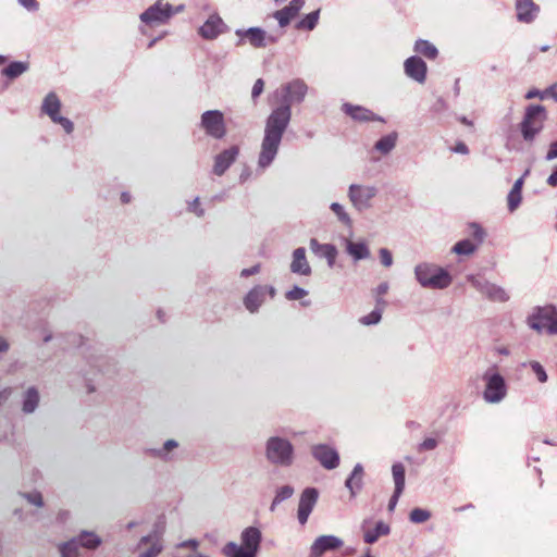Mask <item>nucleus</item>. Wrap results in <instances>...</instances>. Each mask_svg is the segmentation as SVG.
<instances>
[{"label":"nucleus","instance_id":"nucleus-16","mask_svg":"<svg viewBox=\"0 0 557 557\" xmlns=\"http://www.w3.org/2000/svg\"><path fill=\"white\" fill-rule=\"evenodd\" d=\"M343 545V540L336 535H320L310 546V557H321L327 552L339 549Z\"/></svg>","mask_w":557,"mask_h":557},{"label":"nucleus","instance_id":"nucleus-57","mask_svg":"<svg viewBox=\"0 0 557 557\" xmlns=\"http://www.w3.org/2000/svg\"><path fill=\"white\" fill-rule=\"evenodd\" d=\"M401 494H403V491L394 490V493L391 496L388 506H387L389 511H393L395 509Z\"/></svg>","mask_w":557,"mask_h":557},{"label":"nucleus","instance_id":"nucleus-59","mask_svg":"<svg viewBox=\"0 0 557 557\" xmlns=\"http://www.w3.org/2000/svg\"><path fill=\"white\" fill-rule=\"evenodd\" d=\"M18 3L27 9L28 11H37L38 10V2L37 0H17Z\"/></svg>","mask_w":557,"mask_h":557},{"label":"nucleus","instance_id":"nucleus-44","mask_svg":"<svg viewBox=\"0 0 557 557\" xmlns=\"http://www.w3.org/2000/svg\"><path fill=\"white\" fill-rule=\"evenodd\" d=\"M523 367L529 366L534 374L536 375V379L540 383H545L548 380L547 373L544 369V367L539 361H530L528 363H523Z\"/></svg>","mask_w":557,"mask_h":557},{"label":"nucleus","instance_id":"nucleus-36","mask_svg":"<svg viewBox=\"0 0 557 557\" xmlns=\"http://www.w3.org/2000/svg\"><path fill=\"white\" fill-rule=\"evenodd\" d=\"M478 247V244H474L472 240L466 238L457 242L451 247V252L458 256H471L476 251Z\"/></svg>","mask_w":557,"mask_h":557},{"label":"nucleus","instance_id":"nucleus-25","mask_svg":"<svg viewBox=\"0 0 557 557\" xmlns=\"http://www.w3.org/2000/svg\"><path fill=\"white\" fill-rule=\"evenodd\" d=\"M290 272L306 276L311 274V267L307 260L306 249L304 247L296 248L293 251Z\"/></svg>","mask_w":557,"mask_h":557},{"label":"nucleus","instance_id":"nucleus-13","mask_svg":"<svg viewBox=\"0 0 557 557\" xmlns=\"http://www.w3.org/2000/svg\"><path fill=\"white\" fill-rule=\"evenodd\" d=\"M163 525L157 523L153 531L139 540L138 547L143 545H149V547L143 550L137 557H158L163 550L162 543Z\"/></svg>","mask_w":557,"mask_h":557},{"label":"nucleus","instance_id":"nucleus-15","mask_svg":"<svg viewBox=\"0 0 557 557\" xmlns=\"http://www.w3.org/2000/svg\"><path fill=\"white\" fill-rule=\"evenodd\" d=\"M313 458L326 470H333L339 465V454L326 444H317L311 447Z\"/></svg>","mask_w":557,"mask_h":557},{"label":"nucleus","instance_id":"nucleus-28","mask_svg":"<svg viewBox=\"0 0 557 557\" xmlns=\"http://www.w3.org/2000/svg\"><path fill=\"white\" fill-rule=\"evenodd\" d=\"M40 396L36 387H28L23 394L22 411L26 414L35 412L39 405Z\"/></svg>","mask_w":557,"mask_h":557},{"label":"nucleus","instance_id":"nucleus-23","mask_svg":"<svg viewBox=\"0 0 557 557\" xmlns=\"http://www.w3.org/2000/svg\"><path fill=\"white\" fill-rule=\"evenodd\" d=\"M305 5V0H292L288 5L274 12L273 16L281 27H286Z\"/></svg>","mask_w":557,"mask_h":557},{"label":"nucleus","instance_id":"nucleus-52","mask_svg":"<svg viewBox=\"0 0 557 557\" xmlns=\"http://www.w3.org/2000/svg\"><path fill=\"white\" fill-rule=\"evenodd\" d=\"M437 447V441L435 438L429 437L425 438L420 445L419 450L425 451V450H433Z\"/></svg>","mask_w":557,"mask_h":557},{"label":"nucleus","instance_id":"nucleus-33","mask_svg":"<svg viewBox=\"0 0 557 557\" xmlns=\"http://www.w3.org/2000/svg\"><path fill=\"white\" fill-rule=\"evenodd\" d=\"M222 554L225 557H257L256 554L243 548L236 542H227L222 548Z\"/></svg>","mask_w":557,"mask_h":557},{"label":"nucleus","instance_id":"nucleus-5","mask_svg":"<svg viewBox=\"0 0 557 557\" xmlns=\"http://www.w3.org/2000/svg\"><path fill=\"white\" fill-rule=\"evenodd\" d=\"M530 329L541 333L544 330L550 334H557V309L554 306L536 307L527 318Z\"/></svg>","mask_w":557,"mask_h":557},{"label":"nucleus","instance_id":"nucleus-55","mask_svg":"<svg viewBox=\"0 0 557 557\" xmlns=\"http://www.w3.org/2000/svg\"><path fill=\"white\" fill-rule=\"evenodd\" d=\"M261 270V265L258 263V264H255L250 268H246V269H243L240 271V276L242 277H248V276H251V275H255V274H258Z\"/></svg>","mask_w":557,"mask_h":557},{"label":"nucleus","instance_id":"nucleus-45","mask_svg":"<svg viewBox=\"0 0 557 557\" xmlns=\"http://www.w3.org/2000/svg\"><path fill=\"white\" fill-rule=\"evenodd\" d=\"M522 201V195L519 191H513L510 189V191L507 195V207L509 212H515Z\"/></svg>","mask_w":557,"mask_h":557},{"label":"nucleus","instance_id":"nucleus-50","mask_svg":"<svg viewBox=\"0 0 557 557\" xmlns=\"http://www.w3.org/2000/svg\"><path fill=\"white\" fill-rule=\"evenodd\" d=\"M379 256H380L381 263L385 268H389L393 264V256H392V252L387 248H381L379 250Z\"/></svg>","mask_w":557,"mask_h":557},{"label":"nucleus","instance_id":"nucleus-20","mask_svg":"<svg viewBox=\"0 0 557 557\" xmlns=\"http://www.w3.org/2000/svg\"><path fill=\"white\" fill-rule=\"evenodd\" d=\"M267 299V288L256 285L245 295L243 304L247 311L257 313Z\"/></svg>","mask_w":557,"mask_h":557},{"label":"nucleus","instance_id":"nucleus-48","mask_svg":"<svg viewBox=\"0 0 557 557\" xmlns=\"http://www.w3.org/2000/svg\"><path fill=\"white\" fill-rule=\"evenodd\" d=\"M389 285L387 282H382L377 285V287L374 289V293L376 295V306L377 307H384L386 305L385 300L382 298L383 295H385L388 292Z\"/></svg>","mask_w":557,"mask_h":557},{"label":"nucleus","instance_id":"nucleus-31","mask_svg":"<svg viewBox=\"0 0 557 557\" xmlns=\"http://www.w3.org/2000/svg\"><path fill=\"white\" fill-rule=\"evenodd\" d=\"M346 251L357 261L367 259L370 255L368 246L362 242L347 240Z\"/></svg>","mask_w":557,"mask_h":557},{"label":"nucleus","instance_id":"nucleus-38","mask_svg":"<svg viewBox=\"0 0 557 557\" xmlns=\"http://www.w3.org/2000/svg\"><path fill=\"white\" fill-rule=\"evenodd\" d=\"M320 16V10L313 11L301 18L296 27L298 29L312 30L315 28Z\"/></svg>","mask_w":557,"mask_h":557},{"label":"nucleus","instance_id":"nucleus-26","mask_svg":"<svg viewBox=\"0 0 557 557\" xmlns=\"http://www.w3.org/2000/svg\"><path fill=\"white\" fill-rule=\"evenodd\" d=\"M310 249L318 257L325 258L330 268L334 265L337 256V249L334 245L320 244L315 238H312L310 240Z\"/></svg>","mask_w":557,"mask_h":557},{"label":"nucleus","instance_id":"nucleus-49","mask_svg":"<svg viewBox=\"0 0 557 557\" xmlns=\"http://www.w3.org/2000/svg\"><path fill=\"white\" fill-rule=\"evenodd\" d=\"M308 295V292L299 286H294L290 290L286 293V298L288 300H299Z\"/></svg>","mask_w":557,"mask_h":557},{"label":"nucleus","instance_id":"nucleus-43","mask_svg":"<svg viewBox=\"0 0 557 557\" xmlns=\"http://www.w3.org/2000/svg\"><path fill=\"white\" fill-rule=\"evenodd\" d=\"M431 518V512L423 508H413L409 513L412 523H423Z\"/></svg>","mask_w":557,"mask_h":557},{"label":"nucleus","instance_id":"nucleus-21","mask_svg":"<svg viewBox=\"0 0 557 557\" xmlns=\"http://www.w3.org/2000/svg\"><path fill=\"white\" fill-rule=\"evenodd\" d=\"M238 153V147L232 146L216 154L214 158L213 173L218 176L223 175L226 170L235 162Z\"/></svg>","mask_w":557,"mask_h":557},{"label":"nucleus","instance_id":"nucleus-7","mask_svg":"<svg viewBox=\"0 0 557 557\" xmlns=\"http://www.w3.org/2000/svg\"><path fill=\"white\" fill-rule=\"evenodd\" d=\"M139 33L146 36L148 28L166 24L171 20V13L166 10V4L158 0L139 15Z\"/></svg>","mask_w":557,"mask_h":557},{"label":"nucleus","instance_id":"nucleus-32","mask_svg":"<svg viewBox=\"0 0 557 557\" xmlns=\"http://www.w3.org/2000/svg\"><path fill=\"white\" fill-rule=\"evenodd\" d=\"M397 133L393 132L381 137L374 145V149L381 154H388L396 146Z\"/></svg>","mask_w":557,"mask_h":557},{"label":"nucleus","instance_id":"nucleus-4","mask_svg":"<svg viewBox=\"0 0 557 557\" xmlns=\"http://www.w3.org/2000/svg\"><path fill=\"white\" fill-rule=\"evenodd\" d=\"M546 120V110L543 106L531 104L527 107L523 120L520 123V131L523 139L528 143L534 140L543 129Z\"/></svg>","mask_w":557,"mask_h":557},{"label":"nucleus","instance_id":"nucleus-51","mask_svg":"<svg viewBox=\"0 0 557 557\" xmlns=\"http://www.w3.org/2000/svg\"><path fill=\"white\" fill-rule=\"evenodd\" d=\"M188 210L199 218L203 216L205 214V210L200 207V201L198 197H196L191 202H189Z\"/></svg>","mask_w":557,"mask_h":557},{"label":"nucleus","instance_id":"nucleus-27","mask_svg":"<svg viewBox=\"0 0 557 557\" xmlns=\"http://www.w3.org/2000/svg\"><path fill=\"white\" fill-rule=\"evenodd\" d=\"M363 485V467L361 463L355 465L350 475L345 481V486L350 492V496L355 497Z\"/></svg>","mask_w":557,"mask_h":557},{"label":"nucleus","instance_id":"nucleus-1","mask_svg":"<svg viewBox=\"0 0 557 557\" xmlns=\"http://www.w3.org/2000/svg\"><path fill=\"white\" fill-rule=\"evenodd\" d=\"M304 79L295 78L273 92L276 104L264 121L263 137L257 160V171L263 173L277 157L283 136L292 120V107L301 103L308 92Z\"/></svg>","mask_w":557,"mask_h":557},{"label":"nucleus","instance_id":"nucleus-14","mask_svg":"<svg viewBox=\"0 0 557 557\" xmlns=\"http://www.w3.org/2000/svg\"><path fill=\"white\" fill-rule=\"evenodd\" d=\"M319 498V492L315 487H306L299 497L297 508V520L300 525H305L315 507Z\"/></svg>","mask_w":557,"mask_h":557},{"label":"nucleus","instance_id":"nucleus-42","mask_svg":"<svg viewBox=\"0 0 557 557\" xmlns=\"http://www.w3.org/2000/svg\"><path fill=\"white\" fill-rule=\"evenodd\" d=\"M382 308L383 307H377L371 311L369 314L364 315V317H361L359 319V322L362 324V325H375L377 324L381 319H382Z\"/></svg>","mask_w":557,"mask_h":557},{"label":"nucleus","instance_id":"nucleus-34","mask_svg":"<svg viewBox=\"0 0 557 557\" xmlns=\"http://www.w3.org/2000/svg\"><path fill=\"white\" fill-rule=\"evenodd\" d=\"M75 540H77L78 547L87 549H95L102 543L97 534L88 531H83Z\"/></svg>","mask_w":557,"mask_h":557},{"label":"nucleus","instance_id":"nucleus-10","mask_svg":"<svg viewBox=\"0 0 557 557\" xmlns=\"http://www.w3.org/2000/svg\"><path fill=\"white\" fill-rule=\"evenodd\" d=\"M235 35L238 37L236 46H243L248 42L253 48H265L269 44H274L277 38L268 35L265 30L260 27H249L247 29L238 28L235 30Z\"/></svg>","mask_w":557,"mask_h":557},{"label":"nucleus","instance_id":"nucleus-2","mask_svg":"<svg viewBox=\"0 0 557 557\" xmlns=\"http://www.w3.org/2000/svg\"><path fill=\"white\" fill-rule=\"evenodd\" d=\"M413 273L414 278L423 288L444 289L453 282V277L446 269L431 262L418 263Z\"/></svg>","mask_w":557,"mask_h":557},{"label":"nucleus","instance_id":"nucleus-30","mask_svg":"<svg viewBox=\"0 0 557 557\" xmlns=\"http://www.w3.org/2000/svg\"><path fill=\"white\" fill-rule=\"evenodd\" d=\"M389 527L379 521L376 522L374 529L364 531L363 540L368 544L375 543L381 536L387 535L389 533Z\"/></svg>","mask_w":557,"mask_h":557},{"label":"nucleus","instance_id":"nucleus-19","mask_svg":"<svg viewBox=\"0 0 557 557\" xmlns=\"http://www.w3.org/2000/svg\"><path fill=\"white\" fill-rule=\"evenodd\" d=\"M515 8L518 22L524 24L533 23L540 13V5L533 0H517Z\"/></svg>","mask_w":557,"mask_h":557},{"label":"nucleus","instance_id":"nucleus-22","mask_svg":"<svg viewBox=\"0 0 557 557\" xmlns=\"http://www.w3.org/2000/svg\"><path fill=\"white\" fill-rule=\"evenodd\" d=\"M239 546L257 555L262 541V533L256 527H248L242 531Z\"/></svg>","mask_w":557,"mask_h":557},{"label":"nucleus","instance_id":"nucleus-9","mask_svg":"<svg viewBox=\"0 0 557 557\" xmlns=\"http://www.w3.org/2000/svg\"><path fill=\"white\" fill-rule=\"evenodd\" d=\"M61 106V101L57 94L51 91L45 97L41 104V111L47 114L53 123L61 125L66 134H72L74 131V124L70 119L60 114Z\"/></svg>","mask_w":557,"mask_h":557},{"label":"nucleus","instance_id":"nucleus-62","mask_svg":"<svg viewBox=\"0 0 557 557\" xmlns=\"http://www.w3.org/2000/svg\"><path fill=\"white\" fill-rule=\"evenodd\" d=\"M453 151L456 152V153H460V154H468L469 153L468 146L465 143H462V141H458L456 144V146L453 148Z\"/></svg>","mask_w":557,"mask_h":557},{"label":"nucleus","instance_id":"nucleus-37","mask_svg":"<svg viewBox=\"0 0 557 557\" xmlns=\"http://www.w3.org/2000/svg\"><path fill=\"white\" fill-rule=\"evenodd\" d=\"M406 469L401 462H395L392 466V476L395 484L394 490L403 491L405 490L406 483Z\"/></svg>","mask_w":557,"mask_h":557},{"label":"nucleus","instance_id":"nucleus-56","mask_svg":"<svg viewBox=\"0 0 557 557\" xmlns=\"http://www.w3.org/2000/svg\"><path fill=\"white\" fill-rule=\"evenodd\" d=\"M530 174V170H525V172L523 173V175L521 177H519L512 185L511 187V190L513 191H519L521 193L522 191V187H523V183H524V178Z\"/></svg>","mask_w":557,"mask_h":557},{"label":"nucleus","instance_id":"nucleus-17","mask_svg":"<svg viewBox=\"0 0 557 557\" xmlns=\"http://www.w3.org/2000/svg\"><path fill=\"white\" fill-rule=\"evenodd\" d=\"M227 30V25L218 13H212L199 27L198 34L206 40H214Z\"/></svg>","mask_w":557,"mask_h":557},{"label":"nucleus","instance_id":"nucleus-41","mask_svg":"<svg viewBox=\"0 0 557 557\" xmlns=\"http://www.w3.org/2000/svg\"><path fill=\"white\" fill-rule=\"evenodd\" d=\"M330 209L335 213L338 221L343 224L350 226L352 221L350 215L345 211V208L338 202H332Z\"/></svg>","mask_w":557,"mask_h":557},{"label":"nucleus","instance_id":"nucleus-46","mask_svg":"<svg viewBox=\"0 0 557 557\" xmlns=\"http://www.w3.org/2000/svg\"><path fill=\"white\" fill-rule=\"evenodd\" d=\"M294 494V487L290 485H283L276 490L275 503H282L290 498Z\"/></svg>","mask_w":557,"mask_h":557},{"label":"nucleus","instance_id":"nucleus-54","mask_svg":"<svg viewBox=\"0 0 557 557\" xmlns=\"http://www.w3.org/2000/svg\"><path fill=\"white\" fill-rule=\"evenodd\" d=\"M25 497L30 504L37 507H41L44 505L42 496L38 492L25 494Z\"/></svg>","mask_w":557,"mask_h":557},{"label":"nucleus","instance_id":"nucleus-6","mask_svg":"<svg viewBox=\"0 0 557 557\" xmlns=\"http://www.w3.org/2000/svg\"><path fill=\"white\" fill-rule=\"evenodd\" d=\"M379 189L374 185L350 184L347 190V197L358 212H363L373 207V200L377 196Z\"/></svg>","mask_w":557,"mask_h":557},{"label":"nucleus","instance_id":"nucleus-35","mask_svg":"<svg viewBox=\"0 0 557 557\" xmlns=\"http://www.w3.org/2000/svg\"><path fill=\"white\" fill-rule=\"evenodd\" d=\"M28 67L29 65L27 62L13 61L5 69H3L2 74L9 79H14L24 74Z\"/></svg>","mask_w":557,"mask_h":557},{"label":"nucleus","instance_id":"nucleus-60","mask_svg":"<svg viewBox=\"0 0 557 557\" xmlns=\"http://www.w3.org/2000/svg\"><path fill=\"white\" fill-rule=\"evenodd\" d=\"M545 159L547 161H552L554 159H557V140L556 141H553L550 145H549V148H548V151L546 153V157Z\"/></svg>","mask_w":557,"mask_h":557},{"label":"nucleus","instance_id":"nucleus-40","mask_svg":"<svg viewBox=\"0 0 557 557\" xmlns=\"http://www.w3.org/2000/svg\"><path fill=\"white\" fill-rule=\"evenodd\" d=\"M61 557H82L77 540H70L60 545Z\"/></svg>","mask_w":557,"mask_h":557},{"label":"nucleus","instance_id":"nucleus-24","mask_svg":"<svg viewBox=\"0 0 557 557\" xmlns=\"http://www.w3.org/2000/svg\"><path fill=\"white\" fill-rule=\"evenodd\" d=\"M342 109L347 115H349L352 120L358 121V122H370V121L384 122L383 117L376 115L371 110L360 107V106L344 103Z\"/></svg>","mask_w":557,"mask_h":557},{"label":"nucleus","instance_id":"nucleus-64","mask_svg":"<svg viewBox=\"0 0 557 557\" xmlns=\"http://www.w3.org/2000/svg\"><path fill=\"white\" fill-rule=\"evenodd\" d=\"M547 184L549 186L556 187L557 186V168L555 171L547 177Z\"/></svg>","mask_w":557,"mask_h":557},{"label":"nucleus","instance_id":"nucleus-29","mask_svg":"<svg viewBox=\"0 0 557 557\" xmlns=\"http://www.w3.org/2000/svg\"><path fill=\"white\" fill-rule=\"evenodd\" d=\"M413 50L429 60H435L438 55L437 48L425 39H418L414 42Z\"/></svg>","mask_w":557,"mask_h":557},{"label":"nucleus","instance_id":"nucleus-12","mask_svg":"<svg viewBox=\"0 0 557 557\" xmlns=\"http://www.w3.org/2000/svg\"><path fill=\"white\" fill-rule=\"evenodd\" d=\"M200 126L212 138L221 139L226 135L224 115L219 110H208L201 114Z\"/></svg>","mask_w":557,"mask_h":557},{"label":"nucleus","instance_id":"nucleus-11","mask_svg":"<svg viewBox=\"0 0 557 557\" xmlns=\"http://www.w3.org/2000/svg\"><path fill=\"white\" fill-rule=\"evenodd\" d=\"M467 281L484 297L494 302H506L509 300V294L499 285L486 281L485 278L468 275Z\"/></svg>","mask_w":557,"mask_h":557},{"label":"nucleus","instance_id":"nucleus-3","mask_svg":"<svg viewBox=\"0 0 557 557\" xmlns=\"http://www.w3.org/2000/svg\"><path fill=\"white\" fill-rule=\"evenodd\" d=\"M265 459L275 467H290L295 460V447L282 436H270L264 445Z\"/></svg>","mask_w":557,"mask_h":557},{"label":"nucleus","instance_id":"nucleus-53","mask_svg":"<svg viewBox=\"0 0 557 557\" xmlns=\"http://www.w3.org/2000/svg\"><path fill=\"white\" fill-rule=\"evenodd\" d=\"M263 88H264V82L262 78H258L253 86H252V90H251V98L255 100L256 98H258L262 91H263Z\"/></svg>","mask_w":557,"mask_h":557},{"label":"nucleus","instance_id":"nucleus-47","mask_svg":"<svg viewBox=\"0 0 557 557\" xmlns=\"http://www.w3.org/2000/svg\"><path fill=\"white\" fill-rule=\"evenodd\" d=\"M469 228L471 236L478 242V245H480L485 238V231L480 224L474 222L469 224Z\"/></svg>","mask_w":557,"mask_h":557},{"label":"nucleus","instance_id":"nucleus-61","mask_svg":"<svg viewBox=\"0 0 557 557\" xmlns=\"http://www.w3.org/2000/svg\"><path fill=\"white\" fill-rule=\"evenodd\" d=\"M12 395V388L11 387H4L0 389V407L3 406L10 396Z\"/></svg>","mask_w":557,"mask_h":557},{"label":"nucleus","instance_id":"nucleus-8","mask_svg":"<svg viewBox=\"0 0 557 557\" xmlns=\"http://www.w3.org/2000/svg\"><path fill=\"white\" fill-rule=\"evenodd\" d=\"M485 389L483 399L488 404H499L507 395V385L505 379L498 373H485L483 376Z\"/></svg>","mask_w":557,"mask_h":557},{"label":"nucleus","instance_id":"nucleus-39","mask_svg":"<svg viewBox=\"0 0 557 557\" xmlns=\"http://www.w3.org/2000/svg\"><path fill=\"white\" fill-rule=\"evenodd\" d=\"M178 446V443L174 440H168L162 447L151 449V454L154 457L169 460L170 453Z\"/></svg>","mask_w":557,"mask_h":557},{"label":"nucleus","instance_id":"nucleus-18","mask_svg":"<svg viewBox=\"0 0 557 557\" xmlns=\"http://www.w3.org/2000/svg\"><path fill=\"white\" fill-rule=\"evenodd\" d=\"M404 72L412 81L424 84L426 81L428 66L421 58L412 55L405 60Z\"/></svg>","mask_w":557,"mask_h":557},{"label":"nucleus","instance_id":"nucleus-63","mask_svg":"<svg viewBox=\"0 0 557 557\" xmlns=\"http://www.w3.org/2000/svg\"><path fill=\"white\" fill-rule=\"evenodd\" d=\"M544 94V99L547 98V97H550L553 98L556 102H557V87L555 85L548 87L547 89H545L543 91Z\"/></svg>","mask_w":557,"mask_h":557},{"label":"nucleus","instance_id":"nucleus-58","mask_svg":"<svg viewBox=\"0 0 557 557\" xmlns=\"http://www.w3.org/2000/svg\"><path fill=\"white\" fill-rule=\"evenodd\" d=\"M199 546V542L195 539H189V540H186V541H183L181 542L177 547L180 548H191L194 550H196Z\"/></svg>","mask_w":557,"mask_h":557}]
</instances>
